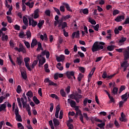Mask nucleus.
Instances as JSON below:
<instances>
[{
  "instance_id": "nucleus-1",
  "label": "nucleus",
  "mask_w": 129,
  "mask_h": 129,
  "mask_svg": "<svg viewBox=\"0 0 129 129\" xmlns=\"http://www.w3.org/2000/svg\"><path fill=\"white\" fill-rule=\"evenodd\" d=\"M104 45H105V43L103 42L96 41L92 47V52H97V51L102 50V49L104 48L103 46H104Z\"/></svg>"
},
{
  "instance_id": "nucleus-2",
  "label": "nucleus",
  "mask_w": 129,
  "mask_h": 129,
  "mask_svg": "<svg viewBox=\"0 0 129 129\" xmlns=\"http://www.w3.org/2000/svg\"><path fill=\"white\" fill-rule=\"evenodd\" d=\"M24 61L25 62V66L28 70H29V71H32V69H31V68L30 67V64H29V62H30V57H25Z\"/></svg>"
},
{
  "instance_id": "nucleus-3",
  "label": "nucleus",
  "mask_w": 129,
  "mask_h": 129,
  "mask_svg": "<svg viewBox=\"0 0 129 129\" xmlns=\"http://www.w3.org/2000/svg\"><path fill=\"white\" fill-rule=\"evenodd\" d=\"M75 117H78V115L80 116V120L82 122V123H84V121H83V115L82 114V112L81 110L76 111Z\"/></svg>"
},
{
  "instance_id": "nucleus-4",
  "label": "nucleus",
  "mask_w": 129,
  "mask_h": 129,
  "mask_svg": "<svg viewBox=\"0 0 129 129\" xmlns=\"http://www.w3.org/2000/svg\"><path fill=\"white\" fill-rule=\"evenodd\" d=\"M114 84H115V83L113 84V90L111 91V94L113 95V96H114L115 95H116L118 92V88L114 87Z\"/></svg>"
},
{
  "instance_id": "nucleus-5",
  "label": "nucleus",
  "mask_w": 129,
  "mask_h": 129,
  "mask_svg": "<svg viewBox=\"0 0 129 129\" xmlns=\"http://www.w3.org/2000/svg\"><path fill=\"white\" fill-rule=\"evenodd\" d=\"M16 62H17L19 66H22V63H23L24 64L23 57H22V56H19V57H17Z\"/></svg>"
},
{
  "instance_id": "nucleus-6",
  "label": "nucleus",
  "mask_w": 129,
  "mask_h": 129,
  "mask_svg": "<svg viewBox=\"0 0 129 129\" xmlns=\"http://www.w3.org/2000/svg\"><path fill=\"white\" fill-rule=\"evenodd\" d=\"M123 56H124V61H127V60H128L129 59V52L126 50V49H125L123 51Z\"/></svg>"
},
{
  "instance_id": "nucleus-7",
  "label": "nucleus",
  "mask_w": 129,
  "mask_h": 129,
  "mask_svg": "<svg viewBox=\"0 0 129 129\" xmlns=\"http://www.w3.org/2000/svg\"><path fill=\"white\" fill-rule=\"evenodd\" d=\"M126 41V38L123 36L121 37L120 39L118 42V46H122L124 44V42Z\"/></svg>"
},
{
  "instance_id": "nucleus-8",
  "label": "nucleus",
  "mask_w": 129,
  "mask_h": 129,
  "mask_svg": "<svg viewBox=\"0 0 129 129\" xmlns=\"http://www.w3.org/2000/svg\"><path fill=\"white\" fill-rule=\"evenodd\" d=\"M124 16L119 15L117 16L114 20L115 22H117V23H119V22H122V20H124Z\"/></svg>"
},
{
  "instance_id": "nucleus-9",
  "label": "nucleus",
  "mask_w": 129,
  "mask_h": 129,
  "mask_svg": "<svg viewBox=\"0 0 129 129\" xmlns=\"http://www.w3.org/2000/svg\"><path fill=\"white\" fill-rule=\"evenodd\" d=\"M75 74V73L74 71L67 72L66 75H67V78H68L69 79H71V78H72V77H71V76H74Z\"/></svg>"
},
{
  "instance_id": "nucleus-10",
  "label": "nucleus",
  "mask_w": 129,
  "mask_h": 129,
  "mask_svg": "<svg viewBox=\"0 0 129 129\" xmlns=\"http://www.w3.org/2000/svg\"><path fill=\"white\" fill-rule=\"evenodd\" d=\"M80 36V31H77V32H74L72 34V38L74 39L76 38V39H78Z\"/></svg>"
},
{
  "instance_id": "nucleus-11",
  "label": "nucleus",
  "mask_w": 129,
  "mask_h": 129,
  "mask_svg": "<svg viewBox=\"0 0 129 129\" xmlns=\"http://www.w3.org/2000/svg\"><path fill=\"white\" fill-rule=\"evenodd\" d=\"M7 103H8L7 102H5L4 104L0 105V112H1V111H3V110H4V111H7L6 108H7Z\"/></svg>"
},
{
  "instance_id": "nucleus-12",
  "label": "nucleus",
  "mask_w": 129,
  "mask_h": 129,
  "mask_svg": "<svg viewBox=\"0 0 129 129\" xmlns=\"http://www.w3.org/2000/svg\"><path fill=\"white\" fill-rule=\"evenodd\" d=\"M19 53L21 52H22V53H26V52H27L26 48H25L24 45H23L22 43L19 44Z\"/></svg>"
},
{
  "instance_id": "nucleus-13",
  "label": "nucleus",
  "mask_w": 129,
  "mask_h": 129,
  "mask_svg": "<svg viewBox=\"0 0 129 129\" xmlns=\"http://www.w3.org/2000/svg\"><path fill=\"white\" fill-rule=\"evenodd\" d=\"M65 60V55L63 54H61L59 56L56 57V61L57 62H62V61H64Z\"/></svg>"
},
{
  "instance_id": "nucleus-14",
  "label": "nucleus",
  "mask_w": 129,
  "mask_h": 129,
  "mask_svg": "<svg viewBox=\"0 0 129 129\" xmlns=\"http://www.w3.org/2000/svg\"><path fill=\"white\" fill-rule=\"evenodd\" d=\"M68 103H70L71 107H74L76 106V102L75 101L71 100V99H68Z\"/></svg>"
},
{
  "instance_id": "nucleus-15",
  "label": "nucleus",
  "mask_w": 129,
  "mask_h": 129,
  "mask_svg": "<svg viewBox=\"0 0 129 129\" xmlns=\"http://www.w3.org/2000/svg\"><path fill=\"white\" fill-rule=\"evenodd\" d=\"M44 63H46V58L44 57H42V60L39 59V67H41V66H43Z\"/></svg>"
},
{
  "instance_id": "nucleus-16",
  "label": "nucleus",
  "mask_w": 129,
  "mask_h": 129,
  "mask_svg": "<svg viewBox=\"0 0 129 129\" xmlns=\"http://www.w3.org/2000/svg\"><path fill=\"white\" fill-rule=\"evenodd\" d=\"M38 41L37 40V39H34L32 40V41L31 43V48H34V47H35V46H37V45H38Z\"/></svg>"
},
{
  "instance_id": "nucleus-17",
  "label": "nucleus",
  "mask_w": 129,
  "mask_h": 129,
  "mask_svg": "<svg viewBox=\"0 0 129 129\" xmlns=\"http://www.w3.org/2000/svg\"><path fill=\"white\" fill-rule=\"evenodd\" d=\"M53 121L55 127H57V126H58V125L60 124V122H59V120H58V119L54 118L53 119Z\"/></svg>"
},
{
  "instance_id": "nucleus-18",
  "label": "nucleus",
  "mask_w": 129,
  "mask_h": 129,
  "mask_svg": "<svg viewBox=\"0 0 129 129\" xmlns=\"http://www.w3.org/2000/svg\"><path fill=\"white\" fill-rule=\"evenodd\" d=\"M128 66L129 64L127 62V61L125 60L122 63H121L120 68H122V67L127 68L128 67Z\"/></svg>"
},
{
  "instance_id": "nucleus-19",
  "label": "nucleus",
  "mask_w": 129,
  "mask_h": 129,
  "mask_svg": "<svg viewBox=\"0 0 129 129\" xmlns=\"http://www.w3.org/2000/svg\"><path fill=\"white\" fill-rule=\"evenodd\" d=\"M21 76L24 80H27L28 77L27 76V73L26 72H21Z\"/></svg>"
},
{
  "instance_id": "nucleus-20",
  "label": "nucleus",
  "mask_w": 129,
  "mask_h": 129,
  "mask_svg": "<svg viewBox=\"0 0 129 129\" xmlns=\"http://www.w3.org/2000/svg\"><path fill=\"white\" fill-rule=\"evenodd\" d=\"M125 115H124V113L123 112H122L121 113V117L119 118L120 121H124L125 122L126 121V119H125Z\"/></svg>"
},
{
  "instance_id": "nucleus-21",
  "label": "nucleus",
  "mask_w": 129,
  "mask_h": 129,
  "mask_svg": "<svg viewBox=\"0 0 129 129\" xmlns=\"http://www.w3.org/2000/svg\"><path fill=\"white\" fill-rule=\"evenodd\" d=\"M121 97L122 100H123L124 102L127 101V92L125 93V94L122 95Z\"/></svg>"
},
{
  "instance_id": "nucleus-22",
  "label": "nucleus",
  "mask_w": 129,
  "mask_h": 129,
  "mask_svg": "<svg viewBox=\"0 0 129 129\" xmlns=\"http://www.w3.org/2000/svg\"><path fill=\"white\" fill-rule=\"evenodd\" d=\"M63 5L66 7L67 11H68L69 12H72V10H71V9H70V6H69V4H68L66 3H63Z\"/></svg>"
},
{
  "instance_id": "nucleus-23",
  "label": "nucleus",
  "mask_w": 129,
  "mask_h": 129,
  "mask_svg": "<svg viewBox=\"0 0 129 129\" xmlns=\"http://www.w3.org/2000/svg\"><path fill=\"white\" fill-rule=\"evenodd\" d=\"M44 23H45V21L44 20L39 21L38 24H37V27H38L39 29L42 28V26L44 25Z\"/></svg>"
},
{
  "instance_id": "nucleus-24",
  "label": "nucleus",
  "mask_w": 129,
  "mask_h": 129,
  "mask_svg": "<svg viewBox=\"0 0 129 129\" xmlns=\"http://www.w3.org/2000/svg\"><path fill=\"white\" fill-rule=\"evenodd\" d=\"M80 13L81 14L82 13H83V14H84V15H88L89 13V11L88 10V9L86 8L82 10V11H80Z\"/></svg>"
},
{
  "instance_id": "nucleus-25",
  "label": "nucleus",
  "mask_w": 129,
  "mask_h": 129,
  "mask_svg": "<svg viewBox=\"0 0 129 129\" xmlns=\"http://www.w3.org/2000/svg\"><path fill=\"white\" fill-rule=\"evenodd\" d=\"M34 2H31V3L29 2L25 3L26 6H27L30 8V9L33 8V7H34Z\"/></svg>"
},
{
  "instance_id": "nucleus-26",
  "label": "nucleus",
  "mask_w": 129,
  "mask_h": 129,
  "mask_svg": "<svg viewBox=\"0 0 129 129\" xmlns=\"http://www.w3.org/2000/svg\"><path fill=\"white\" fill-rule=\"evenodd\" d=\"M33 100L35 102V104H39L40 103V100L38 99V98L36 96H34L33 98Z\"/></svg>"
},
{
  "instance_id": "nucleus-27",
  "label": "nucleus",
  "mask_w": 129,
  "mask_h": 129,
  "mask_svg": "<svg viewBox=\"0 0 129 129\" xmlns=\"http://www.w3.org/2000/svg\"><path fill=\"white\" fill-rule=\"evenodd\" d=\"M61 64L60 62L58 63L56 65V68L58 70H60V71H62L64 69V68L62 66L61 67Z\"/></svg>"
},
{
  "instance_id": "nucleus-28",
  "label": "nucleus",
  "mask_w": 129,
  "mask_h": 129,
  "mask_svg": "<svg viewBox=\"0 0 129 129\" xmlns=\"http://www.w3.org/2000/svg\"><path fill=\"white\" fill-rule=\"evenodd\" d=\"M23 22L25 26H28V25H29V24L28 23V19L25 16L23 17Z\"/></svg>"
},
{
  "instance_id": "nucleus-29",
  "label": "nucleus",
  "mask_w": 129,
  "mask_h": 129,
  "mask_svg": "<svg viewBox=\"0 0 129 129\" xmlns=\"http://www.w3.org/2000/svg\"><path fill=\"white\" fill-rule=\"evenodd\" d=\"M16 119L17 121L22 122V116L20 114L16 115Z\"/></svg>"
},
{
  "instance_id": "nucleus-30",
  "label": "nucleus",
  "mask_w": 129,
  "mask_h": 129,
  "mask_svg": "<svg viewBox=\"0 0 129 129\" xmlns=\"http://www.w3.org/2000/svg\"><path fill=\"white\" fill-rule=\"evenodd\" d=\"M21 102L23 104V108H25V106L26 105V104H27V102H28V101H25V100L24 99V98H23V97L21 98Z\"/></svg>"
},
{
  "instance_id": "nucleus-31",
  "label": "nucleus",
  "mask_w": 129,
  "mask_h": 129,
  "mask_svg": "<svg viewBox=\"0 0 129 129\" xmlns=\"http://www.w3.org/2000/svg\"><path fill=\"white\" fill-rule=\"evenodd\" d=\"M26 95L28 97H30V98H32L33 97V92L32 91L30 90L26 93Z\"/></svg>"
},
{
  "instance_id": "nucleus-32",
  "label": "nucleus",
  "mask_w": 129,
  "mask_h": 129,
  "mask_svg": "<svg viewBox=\"0 0 129 129\" xmlns=\"http://www.w3.org/2000/svg\"><path fill=\"white\" fill-rule=\"evenodd\" d=\"M89 22L92 25H96V21L94 19L89 18Z\"/></svg>"
},
{
  "instance_id": "nucleus-33",
  "label": "nucleus",
  "mask_w": 129,
  "mask_h": 129,
  "mask_svg": "<svg viewBox=\"0 0 129 129\" xmlns=\"http://www.w3.org/2000/svg\"><path fill=\"white\" fill-rule=\"evenodd\" d=\"M125 89V86H123V85L121 86L118 92L119 94H120V93H121V92H122V91H123V90H124Z\"/></svg>"
},
{
  "instance_id": "nucleus-34",
  "label": "nucleus",
  "mask_w": 129,
  "mask_h": 129,
  "mask_svg": "<svg viewBox=\"0 0 129 129\" xmlns=\"http://www.w3.org/2000/svg\"><path fill=\"white\" fill-rule=\"evenodd\" d=\"M23 42L27 49H30V48H31V45H30V43H29V42L26 41V40H24Z\"/></svg>"
},
{
  "instance_id": "nucleus-35",
  "label": "nucleus",
  "mask_w": 129,
  "mask_h": 129,
  "mask_svg": "<svg viewBox=\"0 0 129 129\" xmlns=\"http://www.w3.org/2000/svg\"><path fill=\"white\" fill-rule=\"evenodd\" d=\"M108 51H113L114 50V46L113 45H109L107 47Z\"/></svg>"
},
{
  "instance_id": "nucleus-36",
  "label": "nucleus",
  "mask_w": 129,
  "mask_h": 129,
  "mask_svg": "<svg viewBox=\"0 0 129 129\" xmlns=\"http://www.w3.org/2000/svg\"><path fill=\"white\" fill-rule=\"evenodd\" d=\"M68 27L67 22H64L62 23V24L61 25V29L62 30H64L65 28H67Z\"/></svg>"
},
{
  "instance_id": "nucleus-37",
  "label": "nucleus",
  "mask_w": 129,
  "mask_h": 129,
  "mask_svg": "<svg viewBox=\"0 0 129 129\" xmlns=\"http://www.w3.org/2000/svg\"><path fill=\"white\" fill-rule=\"evenodd\" d=\"M26 34H25V32L22 31L19 33V38H21V39H23L24 37H25Z\"/></svg>"
},
{
  "instance_id": "nucleus-38",
  "label": "nucleus",
  "mask_w": 129,
  "mask_h": 129,
  "mask_svg": "<svg viewBox=\"0 0 129 129\" xmlns=\"http://www.w3.org/2000/svg\"><path fill=\"white\" fill-rule=\"evenodd\" d=\"M60 95L62 96V97H66V93L64 91V90L61 89L60 91Z\"/></svg>"
},
{
  "instance_id": "nucleus-39",
  "label": "nucleus",
  "mask_w": 129,
  "mask_h": 129,
  "mask_svg": "<svg viewBox=\"0 0 129 129\" xmlns=\"http://www.w3.org/2000/svg\"><path fill=\"white\" fill-rule=\"evenodd\" d=\"M48 86H55V87H56L57 84L54 83L53 81L50 80V81L49 83Z\"/></svg>"
},
{
  "instance_id": "nucleus-40",
  "label": "nucleus",
  "mask_w": 129,
  "mask_h": 129,
  "mask_svg": "<svg viewBox=\"0 0 129 129\" xmlns=\"http://www.w3.org/2000/svg\"><path fill=\"white\" fill-rule=\"evenodd\" d=\"M26 36H27V39H29V38H31L32 37V34L31 33V31H30V30H28L26 32Z\"/></svg>"
},
{
  "instance_id": "nucleus-41",
  "label": "nucleus",
  "mask_w": 129,
  "mask_h": 129,
  "mask_svg": "<svg viewBox=\"0 0 129 129\" xmlns=\"http://www.w3.org/2000/svg\"><path fill=\"white\" fill-rule=\"evenodd\" d=\"M32 25L33 28H35L36 27V25H38V22L37 21H35L34 19H32Z\"/></svg>"
},
{
  "instance_id": "nucleus-42",
  "label": "nucleus",
  "mask_w": 129,
  "mask_h": 129,
  "mask_svg": "<svg viewBox=\"0 0 129 129\" xmlns=\"http://www.w3.org/2000/svg\"><path fill=\"white\" fill-rule=\"evenodd\" d=\"M110 99L109 103H111L113 102V103H115V100H114V98H113V97L110 96L108 97Z\"/></svg>"
},
{
  "instance_id": "nucleus-43",
  "label": "nucleus",
  "mask_w": 129,
  "mask_h": 129,
  "mask_svg": "<svg viewBox=\"0 0 129 129\" xmlns=\"http://www.w3.org/2000/svg\"><path fill=\"white\" fill-rule=\"evenodd\" d=\"M63 21L64 20L62 18H61L58 21H57V24H58V27L62 26L63 24Z\"/></svg>"
},
{
  "instance_id": "nucleus-44",
  "label": "nucleus",
  "mask_w": 129,
  "mask_h": 129,
  "mask_svg": "<svg viewBox=\"0 0 129 129\" xmlns=\"http://www.w3.org/2000/svg\"><path fill=\"white\" fill-rule=\"evenodd\" d=\"M70 15H68L66 16H62L61 17V19L63 20V21H66V20H68V19H70Z\"/></svg>"
},
{
  "instance_id": "nucleus-45",
  "label": "nucleus",
  "mask_w": 129,
  "mask_h": 129,
  "mask_svg": "<svg viewBox=\"0 0 129 129\" xmlns=\"http://www.w3.org/2000/svg\"><path fill=\"white\" fill-rule=\"evenodd\" d=\"M79 70L81 72V73H85V68L84 67H80L79 68Z\"/></svg>"
},
{
  "instance_id": "nucleus-46",
  "label": "nucleus",
  "mask_w": 129,
  "mask_h": 129,
  "mask_svg": "<svg viewBox=\"0 0 129 129\" xmlns=\"http://www.w3.org/2000/svg\"><path fill=\"white\" fill-rule=\"evenodd\" d=\"M16 91L18 94L21 93V91H22V87L20 85H18L17 86V89L16 90Z\"/></svg>"
},
{
  "instance_id": "nucleus-47",
  "label": "nucleus",
  "mask_w": 129,
  "mask_h": 129,
  "mask_svg": "<svg viewBox=\"0 0 129 129\" xmlns=\"http://www.w3.org/2000/svg\"><path fill=\"white\" fill-rule=\"evenodd\" d=\"M37 45L38 48H37L36 51H40L41 48H42V43H41V42H38Z\"/></svg>"
},
{
  "instance_id": "nucleus-48",
  "label": "nucleus",
  "mask_w": 129,
  "mask_h": 129,
  "mask_svg": "<svg viewBox=\"0 0 129 129\" xmlns=\"http://www.w3.org/2000/svg\"><path fill=\"white\" fill-rule=\"evenodd\" d=\"M113 127V123H109L107 124L106 128H112Z\"/></svg>"
},
{
  "instance_id": "nucleus-49",
  "label": "nucleus",
  "mask_w": 129,
  "mask_h": 129,
  "mask_svg": "<svg viewBox=\"0 0 129 129\" xmlns=\"http://www.w3.org/2000/svg\"><path fill=\"white\" fill-rule=\"evenodd\" d=\"M45 15H46V16H48V17H51V11H50V10H46L45 12Z\"/></svg>"
},
{
  "instance_id": "nucleus-50",
  "label": "nucleus",
  "mask_w": 129,
  "mask_h": 129,
  "mask_svg": "<svg viewBox=\"0 0 129 129\" xmlns=\"http://www.w3.org/2000/svg\"><path fill=\"white\" fill-rule=\"evenodd\" d=\"M12 11H13V8L11 7L9 8V11L7 12V15L8 16H10V15H12Z\"/></svg>"
},
{
  "instance_id": "nucleus-51",
  "label": "nucleus",
  "mask_w": 129,
  "mask_h": 129,
  "mask_svg": "<svg viewBox=\"0 0 129 129\" xmlns=\"http://www.w3.org/2000/svg\"><path fill=\"white\" fill-rule=\"evenodd\" d=\"M51 97H52V98H55V99H59V97H58V96H57L56 94H51L50 95Z\"/></svg>"
},
{
  "instance_id": "nucleus-52",
  "label": "nucleus",
  "mask_w": 129,
  "mask_h": 129,
  "mask_svg": "<svg viewBox=\"0 0 129 129\" xmlns=\"http://www.w3.org/2000/svg\"><path fill=\"white\" fill-rule=\"evenodd\" d=\"M50 110L49 111L50 112H52V111H53V109H54V104L53 103H51L50 104Z\"/></svg>"
},
{
  "instance_id": "nucleus-53",
  "label": "nucleus",
  "mask_w": 129,
  "mask_h": 129,
  "mask_svg": "<svg viewBox=\"0 0 129 129\" xmlns=\"http://www.w3.org/2000/svg\"><path fill=\"white\" fill-rule=\"evenodd\" d=\"M14 29L15 30H17V31H20L21 30V27L18 24H16L14 26Z\"/></svg>"
},
{
  "instance_id": "nucleus-54",
  "label": "nucleus",
  "mask_w": 129,
  "mask_h": 129,
  "mask_svg": "<svg viewBox=\"0 0 129 129\" xmlns=\"http://www.w3.org/2000/svg\"><path fill=\"white\" fill-rule=\"evenodd\" d=\"M108 76H107V73H106V72H104L102 76V78L105 79V78H107Z\"/></svg>"
},
{
  "instance_id": "nucleus-55",
  "label": "nucleus",
  "mask_w": 129,
  "mask_h": 129,
  "mask_svg": "<svg viewBox=\"0 0 129 129\" xmlns=\"http://www.w3.org/2000/svg\"><path fill=\"white\" fill-rule=\"evenodd\" d=\"M54 10L56 13L58 15V16H61V13H60V10L59 9L56 8H53Z\"/></svg>"
},
{
  "instance_id": "nucleus-56",
  "label": "nucleus",
  "mask_w": 129,
  "mask_h": 129,
  "mask_svg": "<svg viewBox=\"0 0 129 129\" xmlns=\"http://www.w3.org/2000/svg\"><path fill=\"white\" fill-rule=\"evenodd\" d=\"M119 14V11L118 10H115L113 12V16H116V15H118Z\"/></svg>"
},
{
  "instance_id": "nucleus-57",
  "label": "nucleus",
  "mask_w": 129,
  "mask_h": 129,
  "mask_svg": "<svg viewBox=\"0 0 129 129\" xmlns=\"http://www.w3.org/2000/svg\"><path fill=\"white\" fill-rule=\"evenodd\" d=\"M26 108V110L27 111H29V110H31V107H30V105L29 104H26L25 105V107H24V108Z\"/></svg>"
},
{
  "instance_id": "nucleus-58",
  "label": "nucleus",
  "mask_w": 129,
  "mask_h": 129,
  "mask_svg": "<svg viewBox=\"0 0 129 129\" xmlns=\"http://www.w3.org/2000/svg\"><path fill=\"white\" fill-rule=\"evenodd\" d=\"M21 99L20 98H17V102L19 107H22V103H21Z\"/></svg>"
},
{
  "instance_id": "nucleus-59",
  "label": "nucleus",
  "mask_w": 129,
  "mask_h": 129,
  "mask_svg": "<svg viewBox=\"0 0 129 129\" xmlns=\"http://www.w3.org/2000/svg\"><path fill=\"white\" fill-rule=\"evenodd\" d=\"M9 40V36L8 35H5L4 37H2V41H8Z\"/></svg>"
},
{
  "instance_id": "nucleus-60",
  "label": "nucleus",
  "mask_w": 129,
  "mask_h": 129,
  "mask_svg": "<svg viewBox=\"0 0 129 129\" xmlns=\"http://www.w3.org/2000/svg\"><path fill=\"white\" fill-rule=\"evenodd\" d=\"M78 54L79 55L80 57H81V58H83V57H85V55H84V53L80 52V51H78Z\"/></svg>"
},
{
  "instance_id": "nucleus-61",
  "label": "nucleus",
  "mask_w": 129,
  "mask_h": 129,
  "mask_svg": "<svg viewBox=\"0 0 129 129\" xmlns=\"http://www.w3.org/2000/svg\"><path fill=\"white\" fill-rule=\"evenodd\" d=\"M18 128H20V127H21L20 129H24V127L23 126V124H22L20 122L18 123Z\"/></svg>"
},
{
  "instance_id": "nucleus-62",
  "label": "nucleus",
  "mask_w": 129,
  "mask_h": 129,
  "mask_svg": "<svg viewBox=\"0 0 129 129\" xmlns=\"http://www.w3.org/2000/svg\"><path fill=\"white\" fill-rule=\"evenodd\" d=\"M15 115H18L19 114H20L19 113V107H16L15 110Z\"/></svg>"
},
{
  "instance_id": "nucleus-63",
  "label": "nucleus",
  "mask_w": 129,
  "mask_h": 129,
  "mask_svg": "<svg viewBox=\"0 0 129 129\" xmlns=\"http://www.w3.org/2000/svg\"><path fill=\"white\" fill-rule=\"evenodd\" d=\"M104 125H105V123H101L98 124V126L99 127H100V128H102V127H103Z\"/></svg>"
},
{
  "instance_id": "nucleus-64",
  "label": "nucleus",
  "mask_w": 129,
  "mask_h": 129,
  "mask_svg": "<svg viewBox=\"0 0 129 129\" xmlns=\"http://www.w3.org/2000/svg\"><path fill=\"white\" fill-rule=\"evenodd\" d=\"M127 24H129V17L127 18L123 22V25H127Z\"/></svg>"
}]
</instances>
